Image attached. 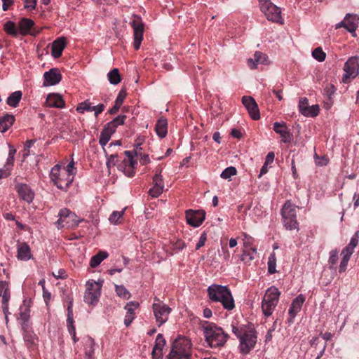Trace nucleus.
I'll list each match as a JSON object with an SVG mask.
<instances>
[{"instance_id":"f257e3e1","label":"nucleus","mask_w":359,"mask_h":359,"mask_svg":"<svg viewBox=\"0 0 359 359\" xmlns=\"http://www.w3.org/2000/svg\"><path fill=\"white\" fill-rule=\"evenodd\" d=\"M232 332L239 339L238 348L241 353L248 354L255 346L257 332L252 325H242L237 327L231 325Z\"/></svg>"},{"instance_id":"f03ea898","label":"nucleus","mask_w":359,"mask_h":359,"mask_svg":"<svg viewBox=\"0 0 359 359\" xmlns=\"http://www.w3.org/2000/svg\"><path fill=\"white\" fill-rule=\"evenodd\" d=\"M210 299L214 302H220L224 309L231 311L235 307L234 299L227 286L212 284L207 289Z\"/></svg>"},{"instance_id":"7ed1b4c3","label":"nucleus","mask_w":359,"mask_h":359,"mask_svg":"<svg viewBox=\"0 0 359 359\" xmlns=\"http://www.w3.org/2000/svg\"><path fill=\"white\" fill-rule=\"evenodd\" d=\"M203 331L206 343L212 348L223 346L229 338L222 327L212 323L205 322Z\"/></svg>"},{"instance_id":"20e7f679","label":"nucleus","mask_w":359,"mask_h":359,"mask_svg":"<svg viewBox=\"0 0 359 359\" xmlns=\"http://www.w3.org/2000/svg\"><path fill=\"white\" fill-rule=\"evenodd\" d=\"M190 341L184 337L176 339L172 345V349L168 359H190Z\"/></svg>"},{"instance_id":"39448f33","label":"nucleus","mask_w":359,"mask_h":359,"mask_svg":"<svg viewBox=\"0 0 359 359\" xmlns=\"http://www.w3.org/2000/svg\"><path fill=\"white\" fill-rule=\"evenodd\" d=\"M296 208L290 201H287L281 209L283 224L288 230L298 229Z\"/></svg>"},{"instance_id":"423d86ee","label":"nucleus","mask_w":359,"mask_h":359,"mask_svg":"<svg viewBox=\"0 0 359 359\" xmlns=\"http://www.w3.org/2000/svg\"><path fill=\"white\" fill-rule=\"evenodd\" d=\"M50 177L58 189L65 191H67L74 180V177L70 175H63V172H61V165L59 164L51 168Z\"/></svg>"},{"instance_id":"0eeeda50","label":"nucleus","mask_w":359,"mask_h":359,"mask_svg":"<svg viewBox=\"0 0 359 359\" xmlns=\"http://www.w3.org/2000/svg\"><path fill=\"white\" fill-rule=\"evenodd\" d=\"M260 8L266 15L267 20L274 22H283L280 8L269 0H261Z\"/></svg>"},{"instance_id":"6e6552de","label":"nucleus","mask_w":359,"mask_h":359,"mask_svg":"<svg viewBox=\"0 0 359 359\" xmlns=\"http://www.w3.org/2000/svg\"><path fill=\"white\" fill-rule=\"evenodd\" d=\"M344 74L342 77L344 83H348L355 79L359 74V56L351 57L344 64Z\"/></svg>"},{"instance_id":"1a4fd4ad","label":"nucleus","mask_w":359,"mask_h":359,"mask_svg":"<svg viewBox=\"0 0 359 359\" xmlns=\"http://www.w3.org/2000/svg\"><path fill=\"white\" fill-rule=\"evenodd\" d=\"M102 285L95 281L88 280L86 283V290L84 294V302L88 304H97L100 296Z\"/></svg>"},{"instance_id":"9d476101","label":"nucleus","mask_w":359,"mask_h":359,"mask_svg":"<svg viewBox=\"0 0 359 359\" xmlns=\"http://www.w3.org/2000/svg\"><path fill=\"white\" fill-rule=\"evenodd\" d=\"M152 310L158 327L163 325L168 319L171 308L163 302L154 303Z\"/></svg>"},{"instance_id":"9b49d317","label":"nucleus","mask_w":359,"mask_h":359,"mask_svg":"<svg viewBox=\"0 0 359 359\" xmlns=\"http://www.w3.org/2000/svg\"><path fill=\"white\" fill-rule=\"evenodd\" d=\"M130 25L134 31L133 46L135 50H138L143 39L144 24L140 17L135 15L134 19L130 22Z\"/></svg>"},{"instance_id":"f8f14e48","label":"nucleus","mask_w":359,"mask_h":359,"mask_svg":"<svg viewBox=\"0 0 359 359\" xmlns=\"http://www.w3.org/2000/svg\"><path fill=\"white\" fill-rule=\"evenodd\" d=\"M205 218V212L203 210H194L191 209L186 211V219L188 224L194 227L201 225Z\"/></svg>"},{"instance_id":"ddd939ff","label":"nucleus","mask_w":359,"mask_h":359,"mask_svg":"<svg viewBox=\"0 0 359 359\" xmlns=\"http://www.w3.org/2000/svg\"><path fill=\"white\" fill-rule=\"evenodd\" d=\"M242 102L253 120H259L260 118L258 105L253 97L243 96L242 97Z\"/></svg>"},{"instance_id":"4468645a","label":"nucleus","mask_w":359,"mask_h":359,"mask_svg":"<svg viewBox=\"0 0 359 359\" xmlns=\"http://www.w3.org/2000/svg\"><path fill=\"white\" fill-rule=\"evenodd\" d=\"M304 301L305 298L302 294L298 295L293 299L288 311L289 318L287 319V322L289 325L294 323V319L297 314L301 311Z\"/></svg>"},{"instance_id":"2eb2a0df","label":"nucleus","mask_w":359,"mask_h":359,"mask_svg":"<svg viewBox=\"0 0 359 359\" xmlns=\"http://www.w3.org/2000/svg\"><path fill=\"white\" fill-rule=\"evenodd\" d=\"M43 78V86H54L57 84L61 81L62 75L58 69L52 68L49 71L44 73Z\"/></svg>"},{"instance_id":"dca6fc26","label":"nucleus","mask_w":359,"mask_h":359,"mask_svg":"<svg viewBox=\"0 0 359 359\" xmlns=\"http://www.w3.org/2000/svg\"><path fill=\"white\" fill-rule=\"evenodd\" d=\"M15 189L21 199L30 203L34 199V192L26 184H18Z\"/></svg>"},{"instance_id":"f3484780","label":"nucleus","mask_w":359,"mask_h":359,"mask_svg":"<svg viewBox=\"0 0 359 359\" xmlns=\"http://www.w3.org/2000/svg\"><path fill=\"white\" fill-rule=\"evenodd\" d=\"M140 304L137 302L132 301L128 302L124 306L126 310V314L125 316L124 324L126 327H128L135 318V310L137 309Z\"/></svg>"},{"instance_id":"a211bd4d","label":"nucleus","mask_w":359,"mask_h":359,"mask_svg":"<svg viewBox=\"0 0 359 359\" xmlns=\"http://www.w3.org/2000/svg\"><path fill=\"white\" fill-rule=\"evenodd\" d=\"M72 299H70L69 302V305L67 307V326L69 333L72 335V339L74 343L78 341L79 339L76 336V328L74 325V318H73V309H72Z\"/></svg>"},{"instance_id":"6ab92c4d","label":"nucleus","mask_w":359,"mask_h":359,"mask_svg":"<svg viewBox=\"0 0 359 359\" xmlns=\"http://www.w3.org/2000/svg\"><path fill=\"white\" fill-rule=\"evenodd\" d=\"M273 130L280 135L284 143H290L292 141V135L284 122H275L273 123Z\"/></svg>"},{"instance_id":"aec40b11","label":"nucleus","mask_w":359,"mask_h":359,"mask_svg":"<svg viewBox=\"0 0 359 359\" xmlns=\"http://www.w3.org/2000/svg\"><path fill=\"white\" fill-rule=\"evenodd\" d=\"M31 249L25 242L18 243L17 245V258L22 261H28L32 259Z\"/></svg>"},{"instance_id":"412c9836","label":"nucleus","mask_w":359,"mask_h":359,"mask_svg":"<svg viewBox=\"0 0 359 359\" xmlns=\"http://www.w3.org/2000/svg\"><path fill=\"white\" fill-rule=\"evenodd\" d=\"M165 344V340L163 338L162 334H158L156 336L154 346L152 350V357L154 359H162L163 354L162 351L163 348Z\"/></svg>"},{"instance_id":"4be33fe9","label":"nucleus","mask_w":359,"mask_h":359,"mask_svg":"<svg viewBox=\"0 0 359 359\" xmlns=\"http://www.w3.org/2000/svg\"><path fill=\"white\" fill-rule=\"evenodd\" d=\"M280 292L278 289L274 286H271L267 289L263 298V302L271 303L273 306H277Z\"/></svg>"},{"instance_id":"5701e85b","label":"nucleus","mask_w":359,"mask_h":359,"mask_svg":"<svg viewBox=\"0 0 359 359\" xmlns=\"http://www.w3.org/2000/svg\"><path fill=\"white\" fill-rule=\"evenodd\" d=\"M66 46L65 39L58 38L52 43L51 54L54 58H58L62 55V51Z\"/></svg>"},{"instance_id":"b1692460","label":"nucleus","mask_w":359,"mask_h":359,"mask_svg":"<svg viewBox=\"0 0 359 359\" xmlns=\"http://www.w3.org/2000/svg\"><path fill=\"white\" fill-rule=\"evenodd\" d=\"M46 104L48 107L64 108L65 102L61 95L58 94H50L48 95Z\"/></svg>"},{"instance_id":"393cba45","label":"nucleus","mask_w":359,"mask_h":359,"mask_svg":"<svg viewBox=\"0 0 359 359\" xmlns=\"http://www.w3.org/2000/svg\"><path fill=\"white\" fill-rule=\"evenodd\" d=\"M155 130L157 135L160 138L165 137L168 133L167 120L163 118H160L156 123Z\"/></svg>"},{"instance_id":"a878e982","label":"nucleus","mask_w":359,"mask_h":359,"mask_svg":"<svg viewBox=\"0 0 359 359\" xmlns=\"http://www.w3.org/2000/svg\"><path fill=\"white\" fill-rule=\"evenodd\" d=\"M15 116L12 114H6L0 117V131L5 133L13 124Z\"/></svg>"},{"instance_id":"bb28decb","label":"nucleus","mask_w":359,"mask_h":359,"mask_svg":"<svg viewBox=\"0 0 359 359\" xmlns=\"http://www.w3.org/2000/svg\"><path fill=\"white\" fill-rule=\"evenodd\" d=\"M34 25V22L32 20L26 18H22L19 22L20 34L23 36L27 34Z\"/></svg>"},{"instance_id":"cd10ccee","label":"nucleus","mask_w":359,"mask_h":359,"mask_svg":"<svg viewBox=\"0 0 359 359\" xmlns=\"http://www.w3.org/2000/svg\"><path fill=\"white\" fill-rule=\"evenodd\" d=\"M127 95L126 91L125 90H121L116 98L114 105L109 109V113L110 114H115L118 112L121 106L122 105L124 99Z\"/></svg>"},{"instance_id":"c85d7f7f","label":"nucleus","mask_w":359,"mask_h":359,"mask_svg":"<svg viewBox=\"0 0 359 359\" xmlns=\"http://www.w3.org/2000/svg\"><path fill=\"white\" fill-rule=\"evenodd\" d=\"M346 22V29L350 33H355L358 27V19L355 16L348 13L344 18Z\"/></svg>"},{"instance_id":"c756f323","label":"nucleus","mask_w":359,"mask_h":359,"mask_svg":"<svg viewBox=\"0 0 359 359\" xmlns=\"http://www.w3.org/2000/svg\"><path fill=\"white\" fill-rule=\"evenodd\" d=\"M114 133L113 130L104 126V128L100 133L99 143L104 147L109 141L111 135Z\"/></svg>"},{"instance_id":"7c9ffc66","label":"nucleus","mask_w":359,"mask_h":359,"mask_svg":"<svg viewBox=\"0 0 359 359\" xmlns=\"http://www.w3.org/2000/svg\"><path fill=\"white\" fill-rule=\"evenodd\" d=\"M256 253L255 248H243L241 259L246 264H250L254 259Z\"/></svg>"},{"instance_id":"2f4dec72","label":"nucleus","mask_w":359,"mask_h":359,"mask_svg":"<svg viewBox=\"0 0 359 359\" xmlns=\"http://www.w3.org/2000/svg\"><path fill=\"white\" fill-rule=\"evenodd\" d=\"M109 256L106 251H99L95 255L93 256L90 261V266L92 268H95L100 264V263Z\"/></svg>"},{"instance_id":"473e14b6","label":"nucleus","mask_w":359,"mask_h":359,"mask_svg":"<svg viewBox=\"0 0 359 359\" xmlns=\"http://www.w3.org/2000/svg\"><path fill=\"white\" fill-rule=\"evenodd\" d=\"M22 93L20 90L12 93L7 98V104L12 107H16L22 98Z\"/></svg>"},{"instance_id":"72a5a7b5","label":"nucleus","mask_w":359,"mask_h":359,"mask_svg":"<svg viewBox=\"0 0 359 359\" xmlns=\"http://www.w3.org/2000/svg\"><path fill=\"white\" fill-rule=\"evenodd\" d=\"M126 118V115H119L107 123L105 126L115 133L118 126L124 124Z\"/></svg>"},{"instance_id":"f704fd0d","label":"nucleus","mask_w":359,"mask_h":359,"mask_svg":"<svg viewBox=\"0 0 359 359\" xmlns=\"http://www.w3.org/2000/svg\"><path fill=\"white\" fill-rule=\"evenodd\" d=\"M20 318L21 320L27 321L29 320L30 309L29 304L27 300H24L23 304L20 308Z\"/></svg>"},{"instance_id":"c9c22d12","label":"nucleus","mask_w":359,"mask_h":359,"mask_svg":"<svg viewBox=\"0 0 359 359\" xmlns=\"http://www.w3.org/2000/svg\"><path fill=\"white\" fill-rule=\"evenodd\" d=\"M108 79L111 84L113 85H117L121 82V76L119 74V71L118 69L114 68L112 70H111L108 74Z\"/></svg>"},{"instance_id":"e433bc0d","label":"nucleus","mask_w":359,"mask_h":359,"mask_svg":"<svg viewBox=\"0 0 359 359\" xmlns=\"http://www.w3.org/2000/svg\"><path fill=\"white\" fill-rule=\"evenodd\" d=\"M4 30L6 32L13 36H17L18 35V30L15 26V24L12 21H7L4 25Z\"/></svg>"},{"instance_id":"4c0bfd02","label":"nucleus","mask_w":359,"mask_h":359,"mask_svg":"<svg viewBox=\"0 0 359 359\" xmlns=\"http://www.w3.org/2000/svg\"><path fill=\"white\" fill-rule=\"evenodd\" d=\"M66 220L67 221L65 225L67 228H73L77 226L81 221L77 215L73 212H70L69 217H68Z\"/></svg>"},{"instance_id":"58836bf2","label":"nucleus","mask_w":359,"mask_h":359,"mask_svg":"<svg viewBox=\"0 0 359 359\" xmlns=\"http://www.w3.org/2000/svg\"><path fill=\"white\" fill-rule=\"evenodd\" d=\"M94 340L91 337H87L85 340V354L90 358L94 351Z\"/></svg>"},{"instance_id":"ea45409f","label":"nucleus","mask_w":359,"mask_h":359,"mask_svg":"<svg viewBox=\"0 0 359 359\" xmlns=\"http://www.w3.org/2000/svg\"><path fill=\"white\" fill-rule=\"evenodd\" d=\"M0 296L2 297V302H8L10 299V292L6 282H0Z\"/></svg>"},{"instance_id":"a19ab883","label":"nucleus","mask_w":359,"mask_h":359,"mask_svg":"<svg viewBox=\"0 0 359 359\" xmlns=\"http://www.w3.org/2000/svg\"><path fill=\"white\" fill-rule=\"evenodd\" d=\"M76 110L80 114H83L85 111H93V105L88 100H86L79 103Z\"/></svg>"},{"instance_id":"79ce46f5","label":"nucleus","mask_w":359,"mask_h":359,"mask_svg":"<svg viewBox=\"0 0 359 359\" xmlns=\"http://www.w3.org/2000/svg\"><path fill=\"white\" fill-rule=\"evenodd\" d=\"M115 291L116 294L124 299H128L130 297V293L123 285H115Z\"/></svg>"},{"instance_id":"37998d69","label":"nucleus","mask_w":359,"mask_h":359,"mask_svg":"<svg viewBox=\"0 0 359 359\" xmlns=\"http://www.w3.org/2000/svg\"><path fill=\"white\" fill-rule=\"evenodd\" d=\"M276 257L275 252H272L268 259V272L273 274L276 272Z\"/></svg>"},{"instance_id":"c03bdc74","label":"nucleus","mask_w":359,"mask_h":359,"mask_svg":"<svg viewBox=\"0 0 359 359\" xmlns=\"http://www.w3.org/2000/svg\"><path fill=\"white\" fill-rule=\"evenodd\" d=\"M126 208L121 211H113L109 217V221L112 224H118V220L121 218L125 212Z\"/></svg>"},{"instance_id":"a18cd8bd","label":"nucleus","mask_w":359,"mask_h":359,"mask_svg":"<svg viewBox=\"0 0 359 359\" xmlns=\"http://www.w3.org/2000/svg\"><path fill=\"white\" fill-rule=\"evenodd\" d=\"M72 211H70L67 208H62L58 212V217L59 219L55 222V225L58 229H61V224H62V218H64L67 219L68 217H69V214Z\"/></svg>"},{"instance_id":"49530a36","label":"nucleus","mask_w":359,"mask_h":359,"mask_svg":"<svg viewBox=\"0 0 359 359\" xmlns=\"http://www.w3.org/2000/svg\"><path fill=\"white\" fill-rule=\"evenodd\" d=\"M304 111L303 112V115L305 116L315 117L318 116L319 113V107L317 104L312 105L311 107H307L306 109H303Z\"/></svg>"},{"instance_id":"de8ad7c7","label":"nucleus","mask_w":359,"mask_h":359,"mask_svg":"<svg viewBox=\"0 0 359 359\" xmlns=\"http://www.w3.org/2000/svg\"><path fill=\"white\" fill-rule=\"evenodd\" d=\"M276 306H273L271 303H269L266 301H262V311L266 317H269L273 313Z\"/></svg>"},{"instance_id":"09e8293b","label":"nucleus","mask_w":359,"mask_h":359,"mask_svg":"<svg viewBox=\"0 0 359 359\" xmlns=\"http://www.w3.org/2000/svg\"><path fill=\"white\" fill-rule=\"evenodd\" d=\"M118 169L123 170L125 175L130 177H133L135 174V169L127 168V162L126 159H124L121 163L118 165Z\"/></svg>"},{"instance_id":"8fccbe9b","label":"nucleus","mask_w":359,"mask_h":359,"mask_svg":"<svg viewBox=\"0 0 359 359\" xmlns=\"http://www.w3.org/2000/svg\"><path fill=\"white\" fill-rule=\"evenodd\" d=\"M162 170H156L155 175L153 177L154 186L163 189L164 182L161 175Z\"/></svg>"},{"instance_id":"3c124183","label":"nucleus","mask_w":359,"mask_h":359,"mask_svg":"<svg viewBox=\"0 0 359 359\" xmlns=\"http://www.w3.org/2000/svg\"><path fill=\"white\" fill-rule=\"evenodd\" d=\"M313 57L319 62H323L325 60L326 54L320 47L315 48L312 52Z\"/></svg>"},{"instance_id":"603ef678","label":"nucleus","mask_w":359,"mask_h":359,"mask_svg":"<svg viewBox=\"0 0 359 359\" xmlns=\"http://www.w3.org/2000/svg\"><path fill=\"white\" fill-rule=\"evenodd\" d=\"M236 169L235 167L230 166L225 168L220 175V177L223 179H230L231 177L236 175Z\"/></svg>"},{"instance_id":"864d4df0","label":"nucleus","mask_w":359,"mask_h":359,"mask_svg":"<svg viewBox=\"0 0 359 359\" xmlns=\"http://www.w3.org/2000/svg\"><path fill=\"white\" fill-rule=\"evenodd\" d=\"M74 161H72L71 162L69 163V164L67 165L66 168L61 170V172H63V175L66 176V175H70L71 176L74 177L76 171V168H74Z\"/></svg>"},{"instance_id":"5fc2aeb1","label":"nucleus","mask_w":359,"mask_h":359,"mask_svg":"<svg viewBox=\"0 0 359 359\" xmlns=\"http://www.w3.org/2000/svg\"><path fill=\"white\" fill-rule=\"evenodd\" d=\"M106 157H107L106 165H107V168L109 170H110V168L111 167H114L116 164L118 155L117 154L108 155L106 153Z\"/></svg>"},{"instance_id":"6e6d98bb","label":"nucleus","mask_w":359,"mask_h":359,"mask_svg":"<svg viewBox=\"0 0 359 359\" xmlns=\"http://www.w3.org/2000/svg\"><path fill=\"white\" fill-rule=\"evenodd\" d=\"M243 241L244 248H252V245L254 242V238L252 237H251L250 236H249L248 234H247L246 233H243Z\"/></svg>"},{"instance_id":"4d7b16f0","label":"nucleus","mask_w":359,"mask_h":359,"mask_svg":"<svg viewBox=\"0 0 359 359\" xmlns=\"http://www.w3.org/2000/svg\"><path fill=\"white\" fill-rule=\"evenodd\" d=\"M34 142L35 140H33L26 141L22 154L24 158H26L29 155V149L32 147Z\"/></svg>"},{"instance_id":"13d9d810","label":"nucleus","mask_w":359,"mask_h":359,"mask_svg":"<svg viewBox=\"0 0 359 359\" xmlns=\"http://www.w3.org/2000/svg\"><path fill=\"white\" fill-rule=\"evenodd\" d=\"M163 189L162 188L156 187L153 186L149 191V195L153 198L158 197L163 192Z\"/></svg>"},{"instance_id":"bf43d9fd","label":"nucleus","mask_w":359,"mask_h":359,"mask_svg":"<svg viewBox=\"0 0 359 359\" xmlns=\"http://www.w3.org/2000/svg\"><path fill=\"white\" fill-rule=\"evenodd\" d=\"M207 241V233L203 231L201 234V236L199 238V241H198V243H196V250H199L201 247H203L205 242Z\"/></svg>"},{"instance_id":"052dcab7","label":"nucleus","mask_w":359,"mask_h":359,"mask_svg":"<svg viewBox=\"0 0 359 359\" xmlns=\"http://www.w3.org/2000/svg\"><path fill=\"white\" fill-rule=\"evenodd\" d=\"M266 55L263 54L261 52H255L254 55V59L257 62V64H263L266 61Z\"/></svg>"},{"instance_id":"680f3d73","label":"nucleus","mask_w":359,"mask_h":359,"mask_svg":"<svg viewBox=\"0 0 359 359\" xmlns=\"http://www.w3.org/2000/svg\"><path fill=\"white\" fill-rule=\"evenodd\" d=\"M25 2V8L27 10H34L36 8L37 1L36 0H23Z\"/></svg>"},{"instance_id":"e2e57ef3","label":"nucleus","mask_w":359,"mask_h":359,"mask_svg":"<svg viewBox=\"0 0 359 359\" xmlns=\"http://www.w3.org/2000/svg\"><path fill=\"white\" fill-rule=\"evenodd\" d=\"M358 238H359V231H356L354 233V235L352 236V238H351L350 243L348 245L354 249L358 245Z\"/></svg>"},{"instance_id":"0e129e2a","label":"nucleus","mask_w":359,"mask_h":359,"mask_svg":"<svg viewBox=\"0 0 359 359\" xmlns=\"http://www.w3.org/2000/svg\"><path fill=\"white\" fill-rule=\"evenodd\" d=\"M353 252L354 249L347 245L342 250L341 255H343L344 257H347L348 259H350Z\"/></svg>"},{"instance_id":"69168bd1","label":"nucleus","mask_w":359,"mask_h":359,"mask_svg":"<svg viewBox=\"0 0 359 359\" xmlns=\"http://www.w3.org/2000/svg\"><path fill=\"white\" fill-rule=\"evenodd\" d=\"M308 107V99L306 97H302L299 102V109L302 114L304 111L303 109H306Z\"/></svg>"},{"instance_id":"338daca9","label":"nucleus","mask_w":359,"mask_h":359,"mask_svg":"<svg viewBox=\"0 0 359 359\" xmlns=\"http://www.w3.org/2000/svg\"><path fill=\"white\" fill-rule=\"evenodd\" d=\"M338 260V252L337 250H332L330 252L329 263L335 264Z\"/></svg>"},{"instance_id":"774afa93","label":"nucleus","mask_w":359,"mask_h":359,"mask_svg":"<svg viewBox=\"0 0 359 359\" xmlns=\"http://www.w3.org/2000/svg\"><path fill=\"white\" fill-rule=\"evenodd\" d=\"M105 109V105L104 104H99L96 106H93V111L95 112V116L97 117L100 114H101Z\"/></svg>"}]
</instances>
